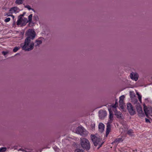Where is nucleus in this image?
Returning a JSON list of instances; mask_svg holds the SVG:
<instances>
[{
    "label": "nucleus",
    "mask_w": 152,
    "mask_h": 152,
    "mask_svg": "<svg viewBox=\"0 0 152 152\" xmlns=\"http://www.w3.org/2000/svg\"><path fill=\"white\" fill-rule=\"evenodd\" d=\"M31 41L28 39H25L24 43L20 44V46L23 50L25 51H28L34 49V43L33 42H31Z\"/></svg>",
    "instance_id": "1"
},
{
    "label": "nucleus",
    "mask_w": 152,
    "mask_h": 152,
    "mask_svg": "<svg viewBox=\"0 0 152 152\" xmlns=\"http://www.w3.org/2000/svg\"><path fill=\"white\" fill-rule=\"evenodd\" d=\"M80 143L81 147L85 150H89L91 148L90 143L89 141L86 138H81Z\"/></svg>",
    "instance_id": "2"
},
{
    "label": "nucleus",
    "mask_w": 152,
    "mask_h": 152,
    "mask_svg": "<svg viewBox=\"0 0 152 152\" xmlns=\"http://www.w3.org/2000/svg\"><path fill=\"white\" fill-rule=\"evenodd\" d=\"M91 138L92 142L95 146H98L97 148L99 149L103 143L102 139L94 135H91Z\"/></svg>",
    "instance_id": "3"
},
{
    "label": "nucleus",
    "mask_w": 152,
    "mask_h": 152,
    "mask_svg": "<svg viewBox=\"0 0 152 152\" xmlns=\"http://www.w3.org/2000/svg\"><path fill=\"white\" fill-rule=\"evenodd\" d=\"M109 112L110 115L109 118L108 122L107 124V128H106V136L107 137L109 132L111 130V125L110 124L111 123L113 119V113L111 109H109Z\"/></svg>",
    "instance_id": "4"
},
{
    "label": "nucleus",
    "mask_w": 152,
    "mask_h": 152,
    "mask_svg": "<svg viewBox=\"0 0 152 152\" xmlns=\"http://www.w3.org/2000/svg\"><path fill=\"white\" fill-rule=\"evenodd\" d=\"M25 35L27 37L25 39L33 40L35 38L36 34L34 30L29 29L26 32Z\"/></svg>",
    "instance_id": "5"
},
{
    "label": "nucleus",
    "mask_w": 152,
    "mask_h": 152,
    "mask_svg": "<svg viewBox=\"0 0 152 152\" xmlns=\"http://www.w3.org/2000/svg\"><path fill=\"white\" fill-rule=\"evenodd\" d=\"M76 132L83 136H86L88 134V132L83 127L79 126L77 129Z\"/></svg>",
    "instance_id": "6"
},
{
    "label": "nucleus",
    "mask_w": 152,
    "mask_h": 152,
    "mask_svg": "<svg viewBox=\"0 0 152 152\" xmlns=\"http://www.w3.org/2000/svg\"><path fill=\"white\" fill-rule=\"evenodd\" d=\"M127 109L131 115H133L136 113L135 110L130 103L127 104Z\"/></svg>",
    "instance_id": "7"
},
{
    "label": "nucleus",
    "mask_w": 152,
    "mask_h": 152,
    "mask_svg": "<svg viewBox=\"0 0 152 152\" xmlns=\"http://www.w3.org/2000/svg\"><path fill=\"white\" fill-rule=\"evenodd\" d=\"M144 110L147 117H148L149 115L152 116V108H147L146 106H145L144 107Z\"/></svg>",
    "instance_id": "8"
},
{
    "label": "nucleus",
    "mask_w": 152,
    "mask_h": 152,
    "mask_svg": "<svg viewBox=\"0 0 152 152\" xmlns=\"http://www.w3.org/2000/svg\"><path fill=\"white\" fill-rule=\"evenodd\" d=\"M130 77L132 80L137 81L138 78L139 76L138 74L136 72H132L130 75Z\"/></svg>",
    "instance_id": "9"
},
{
    "label": "nucleus",
    "mask_w": 152,
    "mask_h": 152,
    "mask_svg": "<svg viewBox=\"0 0 152 152\" xmlns=\"http://www.w3.org/2000/svg\"><path fill=\"white\" fill-rule=\"evenodd\" d=\"M43 39V38L41 37L39 38L38 39L36 40L34 43V46L35 47H39L40 45L42 44V40Z\"/></svg>",
    "instance_id": "10"
},
{
    "label": "nucleus",
    "mask_w": 152,
    "mask_h": 152,
    "mask_svg": "<svg viewBox=\"0 0 152 152\" xmlns=\"http://www.w3.org/2000/svg\"><path fill=\"white\" fill-rule=\"evenodd\" d=\"M20 10L17 7H14L11 8L9 11V14H12L13 13H16L18 12Z\"/></svg>",
    "instance_id": "11"
},
{
    "label": "nucleus",
    "mask_w": 152,
    "mask_h": 152,
    "mask_svg": "<svg viewBox=\"0 0 152 152\" xmlns=\"http://www.w3.org/2000/svg\"><path fill=\"white\" fill-rule=\"evenodd\" d=\"M107 113L105 111L101 110L99 112V116L101 119H103L106 116Z\"/></svg>",
    "instance_id": "12"
},
{
    "label": "nucleus",
    "mask_w": 152,
    "mask_h": 152,
    "mask_svg": "<svg viewBox=\"0 0 152 152\" xmlns=\"http://www.w3.org/2000/svg\"><path fill=\"white\" fill-rule=\"evenodd\" d=\"M115 115L117 117L121 119H123V116L122 113L120 112L117 111V110L115 111Z\"/></svg>",
    "instance_id": "13"
},
{
    "label": "nucleus",
    "mask_w": 152,
    "mask_h": 152,
    "mask_svg": "<svg viewBox=\"0 0 152 152\" xmlns=\"http://www.w3.org/2000/svg\"><path fill=\"white\" fill-rule=\"evenodd\" d=\"M23 20L22 18L21 17H18V20L17 21V25L19 26L20 25L22 24H24L23 23H22V21H24V22L25 21V19Z\"/></svg>",
    "instance_id": "14"
},
{
    "label": "nucleus",
    "mask_w": 152,
    "mask_h": 152,
    "mask_svg": "<svg viewBox=\"0 0 152 152\" xmlns=\"http://www.w3.org/2000/svg\"><path fill=\"white\" fill-rule=\"evenodd\" d=\"M99 131L101 132H103L104 129V125L102 123H100L99 125Z\"/></svg>",
    "instance_id": "15"
},
{
    "label": "nucleus",
    "mask_w": 152,
    "mask_h": 152,
    "mask_svg": "<svg viewBox=\"0 0 152 152\" xmlns=\"http://www.w3.org/2000/svg\"><path fill=\"white\" fill-rule=\"evenodd\" d=\"M123 141L121 138H118V139H116L112 143V144H113V143H115L116 145H117V144L120 141Z\"/></svg>",
    "instance_id": "16"
},
{
    "label": "nucleus",
    "mask_w": 152,
    "mask_h": 152,
    "mask_svg": "<svg viewBox=\"0 0 152 152\" xmlns=\"http://www.w3.org/2000/svg\"><path fill=\"white\" fill-rule=\"evenodd\" d=\"M25 22L24 24H26V23H28V25L30 27L33 26L34 25V23L33 22V21L26 22V20H27V19L25 18Z\"/></svg>",
    "instance_id": "17"
},
{
    "label": "nucleus",
    "mask_w": 152,
    "mask_h": 152,
    "mask_svg": "<svg viewBox=\"0 0 152 152\" xmlns=\"http://www.w3.org/2000/svg\"><path fill=\"white\" fill-rule=\"evenodd\" d=\"M131 99V100L132 101V102L134 104H136L138 102L137 99L135 96L134 97H133V98H132Z\"/></svg>",
    "instance_id": "18"
},
{
    "label": "nucleus",
    "mask_w": 152,
    "mask_h": 152,
    "mask_svg": "<svg viewBox=\"0 0 152 152\" xmlns=\"http://www.w3.org/2000/svg\"><path fill=\"white\" fill-rule=\"evenodd\" d=\"M130 96L131 99L134 97L136 96L134 93L133 91H130L129 92Z\"/></svg>",
    "instance_id": "19"
},
{
    "label": "nucleus",
    "mask_w": 152,
    "mask_h": 152,
    "mask_svg": "<svg viewBox=\"0 0 152 152\" xmlns=\"http://www.w3.org/2000/svg\"><path fill=\"white\" fill-rule=\"evenodd\" d=\"M25 0H16L15 2L16 4L20 5L22 4Z\"/></svg>",
    "instance_id": "20"
},
{
    "label": "nucleus",
    "mask_w": 152,
    "mask_h": 152,
    "mask_svg": "<svg viewBox=\"0 0 152 152\" xmlns=\"http://www.w3.org/2000/svg\"><path fill=\"white\" fill-rule=\"evenodd\" d=\"M24 7L28 9L29 10H31L34 12H35V10L31 8L30 6L29 5H24Z\"/></svg>",
    "instance_id": "21"
},
{
    "label": "nucleus",
    "mask_w": 152,
    "mask_h": 152,
    "mask_svg": "<svg viewBox=\"0 0 152 152\" xmlns=\"http://www.w3.org/2000/svg\"><path fill=\"white\" fill-rule=\"evenodd\" d=\"M138 115L139 116H144V114L142 111V110L138 112Z\"/></svg>",
    "instance_id": "22"
},
{
    "label": "nucleus",
    "mask_w": 152,
    "mask_h": 152,
    "mask_svg": "<svg viewBox=\"0 0 152 152\" xmlns=\"http://www.w3.org/2000/svg\"><path fill=\"white\" fill-rule=\"evenodd\" d=\"M33 16L32 14H31L28 17V19L26 20V22H31L32 21V18Z\"/></svg>",
    "instance_id": "23"
},
{
    "label": "nucleus",
    "mask_w": 152,
    "mask_h": 152,
    "mask_svg": "<svg viewBox=\"0 0 152 152\" xmlns=\"http://www.w3.org/2000/svg\"><path fill=\"white\" fill-rule=\"evenodd\" d=\"M136 94L138 96V98L139 101L140 102H141V98H142L141 96V95H140L138 93V92H137Z\"/></svg>",
    "instance_id": "24"
},
{
    "label": "nucleus",
    "mask_w": 152,
    "mask_h": 152,
    "mask_svg": "<svg viewBox=\"0 0 152 152\" xmlns=\"http://www.w3.org/2000/svg\"><path fill=\"white\" fill-rule=\"evenodd\" d=\"M124 97L123 96H121L120 98V100L119 101V105H121V104H123V99H122V98H123Z\"/></svg>",
    "instance_id": "25"
},
{
    "label": "nucleus",
    "mask_w": 152,
    "mask_h": 152,
    "mask_svg": "<svg viewBox=\"0 0 152 152\" xmlns=\"http://www.w3.org/2000/svg\"><path fill=\"white\" fill-rule=\"evenodd\" d=\"M7 150V148L6 147H2L0 148V152H4Z\"/></svg>",
    "instance_id": "26"
},
{
    "label": "nucleus",
    "mask_w": 152,
    "mask_h": 152,
    "mask_svg": "<svg viewBox=\"0 0 152 152\" xmlns=\"http://www.w3.org/2000/svg\"><path fill=\"white\" fill-rule=\"evenodd\" d=\"M34 19V20L37 21L39 20V18L37 15H35L33 16Z\"/></svg>",
    "instance_id": "27"
},
{
    "label": "nucleus",
    "mask_w": 152,
    "mask_h": 152,
    "mask_svg": "<svg viewBox=\"0 0 152 152\" xmlns=\"http://www.w3.org/2000/svg\"><path fill=\"white\" fill-rule=\"evenodd\" d=\"M20 48L19 47H15L13 49V51L14 52H16L20 49Z\"/></svg>",
    "instance_id": "28"
},
{
    "label": "nucleus",
    "mask_w": 152,
    "mask_h": 152,
    "mask_svg": "<svg viewBox=\"0 0 152 152\" xmlns=\"http://www.w3.org/2000/svg\"><path fill=\"white\" fill-rule=\"evenodd\" d=\"M137 112H140V111L142 110V108L140 106H137Z\"/></svg>",
    "instance_id": "29"
},
{
    "label": "nucleus",
    "mask_w": 152,
    "mask_h": 152,
    "mask_svg": "<svg viewBox=\"0 0 152 152\" xmlns=\"http://www.w3.org/2000/svg\"><path fill=\"white\" fill-rule=\"evenodd\" d=\"M75 152H84L83 151L80 149H76L75 151Z\"/></svg>",
    "instance_id": "30"
},
{
    "label": "nucleus",
    "mask_w": 152,
    "mask_h": 152,
    "mask_svg": "<svg viewBox=\"0 0 152 152\" xmlns=\"http://www.w3.org/2000/svg\"><path fill=\"white\" fill-rule=\"evenodd\" d=\"M133 133L132 130H130L127 131V134L129 135H131Z\"/></svg>",
    "instance_id": "31"
},
{
    "label": "nucleus",
    "mask_w": 152,
    "mask_h": 152,
    "mask_svg": "<svg viewBox=\"0 0 152 152\" xmlns=\"http://www.w3.org/2000/svg\"><path fill=\"white\" fill-rule=\"evenodd\" d=\"M118 105V103L116 102L115 104L113 106V107L115 108V110H116V108L117 107Z\"/></svg>",
    "instance_id": "32"
},
{
    "label": "nucleus",
    "mask_w": 152,
    "mask_h": 152,
    "mask_svg": "<svg viewBox=\"0 0 152 152\" xmlns=\"http://www.w3.org/2000/svg\"><path fill=\"white\" fill-rule=\"evenodd\" d=\"M10 20V18H6L4 20V21L6 22H7L9 21Z\"/></svg>",
    "instance_id": "33"
},
{
    "label": "nucleus",
    "mask_w": 152,
    "mask_h": 152,
    "mask_svg": "<svg viewBox=\"0 0 152 152\" xmlns=\"http://www.w3.org/2000/svg\"><path fill=\"white\" fill-rule=\"evenodd\" d=\"M8 16H11L12 17V18L13 20V21H14V22H15V20H14V18H15V17L14 15H8Z\"/></svg>",
    "instance_id": "34"
},
{
    "label": "nucleus",
    "mask_w": 152,
    "mask_h": 152,
    "mask_svg": "<svg viewBox=\"0 0 152 152\" xmlns=\"http://www.w3.org/2000/svg\"><path fill=\"white\" fill-rule=\"evenodd\" d=\"M7 53L8 52H5L4 51L2 52V54L4 56L6 55Z\"/></svg>",
    "instance_id": "35"
},
{
    "label": "nucleus",
    "mask_w": 152,
    "mask_h": 152,
    "mask_svg": "<svg viewBox=\"0 0 152 152\" xmlns=\"http://www.w3.org/2000/svg\"><path fill=\"white\" fill-rule=\"evenodd\" d=\"M145 121L146 122H147V123H148V122L150 123V121L149 119H148L147 118H145Z\"/></svg>",
    "instance_id": "36"
},
{
    "label": "nucleus",
    "mask_w": 152,
    "mask_h": 152,
    "mask_svg": "<svg viewBox=\"0 0 152 152\" xmlns=\"http://www.w3.org/2000/svg\"><path fill=\"white\" fill-rule=\"evenodd\" d=\"M25 14V12H24L23 13V14L20 15L18 17H21L22 18V17L24 15V14Z\"/></svg>",
    "instance_id": "37"
},
{
    "label": "nucleus",
    "mask_w": 152,
    "mask_h": 152,
    "mask_svg": "<svg viewBox=\"0 0 152 152\" xmlns=\"http://www.w3.org/2000/svg\"><path fill=\"white\" fill-rule=\"evenodd\" d=\"M121 109H123L124 108L123 104H121V105H119Z\"/></svg>",
    "instance_id": "38"
},
{
    "label": "nucleus",
    "mask_w": 152,
    "mask_h": 152,
    "mask_svg": "<svg viewBox=\"0 0 152 152\" xmlns=\"http://www.w3.org/2000/svg\"><path fill=\"white\" fill-rule=\"evenodd\" d=\"M18 151H24V150L23 149H21V148H20V149L18 150Z\"/></svg>",
    "instance_id": "39"
},
{
    "label": "nucleus",
    "mask_w": 152,
    "mask_h": 152,
    "mask_svg": "<svg viewBox=\"0 0 152 152\" xmlns=\"http://www.w3.org/2000/svg\"><path fill=\"white\" fill-rule=\"evenodd\" d=\"M24 151H25V152H27L26 151H25L24 150Z\"/></svg>",
    "instance_id": "40"
},
{
    "label": "nucleus",
    "mask_w": 152,
    "mask_h": 152,
    "mask_svg": "<svg viewBox=\"0 0 152 152\" xmlns=\"http://www.w3.org/2000/svg\"><path fill=\"white\" fill-rule=\"evenodd\" d=\"M7 15L8 16V15L7 14L6 15Z\"/></svg>",
    "instance_id": "41"
},
{
    "label": "nucleus",
    "mask_w": 152,
    "mask_h": 152,
    "mask_svg": "<svg viewBox=\"0 0 152 152\" xmlns=\"http://www.w3.org/2000/svg\"><path fill=\"white\" fill-rule=\"evenodd\" d=\"M151 79H152V77H151Z\"/></svg>",
    "instance_id": "42"
}]
</instances>
